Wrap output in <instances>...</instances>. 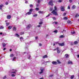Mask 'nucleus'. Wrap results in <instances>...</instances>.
<instances>
[{"label": "nucleus", "mask_w": 79, "mask_h": 79, "mask_svg": "<svg viewBox=\"0 0 79 79\" xmlns=\"http://www.w3.org/2000/svg\"><path fill=\"white\" fill-rule=\"evenodd\" d=\"M51 13H53V15H55L56 16L58 15V13H57V12L55 11V10H54Z\"/></svg>", "instance_id": "f257e3e1"}, {"label": "nucleus", "mask_w": 79, "mask_h": 79, "mask_svg": "<svg viewBox=\"0 0 79 79\" xmlns=\"http://www.w3.org/2000/svg\"><path fill=\"white\" fill-rule=\"evenodd\" d=\"M56 50L57 53H60L61 52L60 49V48L58 47H57L56 48Z\"/></svg>", "instance_id": "f03ea898"}, {"label": "nucleus", "mask_w": 79, "mask_h": 79, "mask_svg": "<svg viewBox=\"0 0 79 79\" xmlns=\"http://www.w3.org/2000/svg\"><path fill=\"white\" fill-rule=\"evenodd\" d=\"M49 5H51V6H53V1H50L49 2Z\"/></svg>", "instance_id": "7ed1b4c3"}, {"label": "nucleus", "mask_w": 79, "mask_h": 79, "mask_svg": "<svg viewBox=\"0 0 79 79\" xmlns=\"http://www.w3.org/2000/svg\"><path fill=\"white\" fill-rule=\"evenodd\" d=\"M31 24H29L27 27L26 28L27 29H29V28H31Z\"/></svg>", "instance_id": "20e7f679"}, {"label": "nucleus", "mask_w": 79, "mask_h": 79, "mask_svg": "<svg viewBox=\"0 0 79 79\" xmlns=\"http://www.w3.org/2000/svg\"><path fill=\"white\" fill-rule=\"evenodd\" d=\"M12 71H13L14 72H11V73H13V74H16V72L17 71L16 70L12 69Z\"/></svg>", "instance_id": "39448f33"}, {"label": "nucleus", "mask_w": 79, "mask_h": 79, "mask_svg": "<svg viewBox=\"0 0 79 79\" xmlns=\"http://www.w3.org/2000/svg\"><path fill=\"white\" fill-rule=\"evenodd\" d=\"M52 64H55V65L57 64V62L56 61H53L52 62Z\"/></svg>", "instance_id": "423d86ee"}, {"label": "nucleus", "mask_w": 79, "mask_h": 79, "mask_svg": "<svg viewBox=\"0 0 79 79\" xmlns=\"http://www.w3.org/2000/svg\"><path fill=\"white\" fill-rule=\"evenodd\" d=\"M68 64H73V62L70 60L68 61Z\"/></svg>", "instance_id": "0eeeda50"}, {"label": "nucleus", "mask_w": 79, "mask_h": 79, "mask_svg": "<svg viewBox=\"0 0 79 79\" xmlns=\"http://www.w3.org/2000/svg\"><path fill=\"white\" fill-rule=\"evenodd\" d=\"M31 14V12H28L27 13H26L25 14V16H27V15H29Z\"/></svg>", "instance_id": "6e6552de"}, {"label": "nucleus", "mask_w": 79, "mask_h": 79, "mask_svg": "<svg viewBox=\"0 0 79 79\" xmlns=\"http://www.w3.org/2000/svg\"><path fill=\"white\" fill-rule=\"evenodd\" d=\"M58 44L60 46H64V43H59Z\"/></svg>", "instance_id": "1a4fd4ad"}, {"label": "nucleus", "mask_w": 79, "mask_h": 79, "mask_svg": "<svg viewBox=\"0 0 79 79\" xmlns=\"http://www.w3.org/2000/svg\"><path fill=\"white\" fill-rule=\"evenodd\" d=\"M67 23L68 24H72L73 23V22H72L70 20H68L67 21Z\"/></svg>", "instance_id": "9d476101"}, {"label": "nucleus", "mask_w": 79, "mask_h": 79, "mask_svg": "<svg viewBox=\"0 0 79 79\" xmlns=\"http://www.w3.org/2000/svg\"><path fill=\"white\" fill-rule=\"evenodd\" d=\"M43 72H44V69H41V72H40L39 73L40 74H41L43 73Z\"/></svg>", "instance_id": "9b49d317"}, {"label": "nucleus", "mask_w": 79, "mask_h": 79, "mask_svg": "<svg viewBox=\"0 0 79 79\" xmlns=\"http://www.w3.org/2000/svg\"><path fill=\"white\" fill-rule=\"evenodd\" d=\"M61 10L62 11H64V8L63 7H62L61 8Z\"/></svg>", "instance_id": "f8f14e48"}, {"label": "nucleus", "mask_w": 79, "mask_h": 79, "mask_svg": "<svg viewBox=\"0 0 79 79\" xmlns=\"http://www.w3.org/2000/svg\"><path fill=\"white\" fill-rule=\"evenodd\" d=\"M11 15H7V18L8 19H10V18H11Z\"/></svg>", "instance_id": "ddd939ff"}, {"label": "nucleus", "mask_w": 79, "mask_h": 79, "mask_svg": "<svg viewBox=\"0 0 79 79\" xmlns=\"http://www.w3.org/2000/svg\"><path fill=\"white\" fill-rule=\"evenodd\" d=\"M13 31H16V28L15 27H14L13 28Z\"/></svg>", "instance_id": "4468645a"}, {"label": "nucleus", "mask_w": 79, "mask_h": 79, "mask_svg": "<svg viewBox=\"0 0 79 79\" xmlns=\"http://www.w3.org/2000/svg\"><path fill=\"white\" fill-rule=\"evenodd\" d=\"M2 45L3 47H5L6 46V44H5V43H2Z\"/></svg>", "instance_id": "2eb2a0df"}, {"label": "nucleus", "mask_w": 79, "mask_h": 79, "mask_svg": "<svg viewBox=\"0 0 79 79\" xmlns=\"http://www.w3.org/2000/svg\"><path fill=\"white\" fill-rule=\"evenodd\" d=\"M3 6V4L0 5V10H2V7Z\"/></svg>", "instance_id": "dca6fc26"}, {"label": "nucleus", "mask_w": 79, "mask_h": 79, "mask_svg": "<svg viewBox=\"0 0 79 79\" xmlns=\"http://www.w3.org/2000/svg\"><path fill=\"white\" fill-rule=\"evenodd\" d=\"M75 34V31H73L71 32V34L72 35H73V34Z\"/></svg>", "instance_id": "f3484780"}, {"label": "nucleus", "mask_w": 79, "mask_h": 79, "mask_svg": "<svg viewBox=\"0 0 79 79\" xmlns=\"http://www.w3.org/2000/svg\"><path fill=\"white\" fill-rule=\"evenodd\" d=\"M16 57H14L12 59V60L13 61H15V59H16Z\"/></svg>", "instance_id": "a211bd4d"}, {"label": "nucleus", "mask_w": 79, "mask_h": 79, "mask_svg": "<svg viewBox=\"0 0 79 79\" xmlns=\"http://www.w3.org/2000/svg\"><path fill=\"white\" fill-rule=\"evenodd\" d=\"M65 56L66 58H68L69 57V55L68 54H66L65 55Z\"/></svg>", "instance_id": "6ab92c4d"}, {"label": "nucleus", "mask_w": 79, "mask_h": 79, "mask_svg": "<svg viewBox=\"0 0 79 79\" xmlns=\"http://www.w3.org/2000/svg\"><path fill=\"white\" fill-rule=\"evenodd\" d=\"M77 44H78V42L77 41H76L74 42V44H75V45H77Z\"/></svg>", "instance_id": "aec40b11"}, {"label": "nucleus", "mask_w": 79, "mask_h": 79, "mask_svg": "<svg viewBox=\"0 0 79 79\" xmlns=\"http://www.w3.org/2000/svg\"><path fill=\"white\" fill-rule=\"evenodd\" d=\"M28 59H29V60H31V55H29L28 57Z\"/></svg>", "instance_id": "412c9836"}, {"label": "nucleus", "mask_w": 79, "mask_h": 79, "mask_svg": "<svg viewBox=\"0 0 79 79\" xmlns=\"http://www.w3.org/2000/svg\"><path fill=\"white\" fill-rule=\"evenodd\" d=\"M39 13L40 14H43V13H44V12L42 11H39Z\"/></svg>", "instance_id": "4be33fe9"}, {"label": "nucleus", "mask_w": 79, "mask_h": 79, "mask_svg": "<svg viewBox=\"0 0 79 79\" xmlns=\"http://www.w3.org/2000/svg\"><path fill=\"white\" fill-rule=\"evenodd\" d=\"M12 28V27L11 26H9L8 27V28L9 29H11V28Z\"/></svg>", "instance_id": "5701e85b"}, {"label": "nucleus", "mask_w": 79, "mask_h": 79, "mask_svg": "<svg viewBox=\"0 0 79 79\" xmlns=\"http://www.w3.org/2000/svg\"><path fill=\"white\" fill-rule=\"evenodd\" d=\"M42 24H43V22L42 21H41L39 23V24H40V25H41Z\"/></svg>", "instance_id": "b1692460"}, {"label": "nucleus", "mask_w": 79, "mask_h": 79, "mask_svg": "<svg viewBox=\"0 0 79 79\" xmlns=\"http://www.w3.org/2000/svg\"><path fill=\"white\" fill-rule=\"evenodd\" d=\"M76 8V6L73 5L72 7V9H74Z\"/></svg>", "instance_id": "393cba45"}, {"label": "nucleus", "mask_w": 79, "mask_h": 79, "mask_svg": "<svg viewBox=\"0 0 79 79\" xmlns=\"http://www.w3.org/2000/svg\"><path fill=\"white\" fill-rule=\"evenodd\" d=\"M47 57H48L47 56L45 55L43 56V58H47Z\"/></svg>", "instance_id": "a878e982"}, {"label": "nucleus", "mask_w": 79, "mask_h": 79, "mask_svg": "<svg viewBox=\"0 0 79 79\" xmlns=\"http://www.w3.org/2000/svg\"><path fill=\"white\" fill-rule=\"evenodd\" d=\"M13 56H14V54H11L10 55V57H13Z\"/></svg>", "instance_id": "bb28decb"}, {"label": "nucleus", "mask_w": 79, "mask_h": 79, "mask_svg": "<svg viewBox=\"0 0 79 79\" xmlns=\"http://www.w3.org/2000/svg\"><path fill=\"white\" fill-rule=\"evenodd\" d=\"M11 76H12V77H15L16 76V75L11 74Z\"/></svg>", "instance_id": "cd10ccee"}, {"label": "nucleus", "mask_w": 79, "mask_h": 79, "mask_svg": "<svg viewBox=\"0 0 79 79\" xmlns=\"http://www.w3.org/2000/svg\"><path fill=\"white\" fill-rule=\"evenodd\" d=\"M74 77V75H73L72 76H71V79H73V78Z\"/></svg>", "instance_id": "c85d7f7f"}, {"label": "nucleus", "mask_w": 79, "mask_h": 79, "mask_svg": "<svg viewBox=\"0 0 79 79\" xmlns=\"http://www.w3.org/2000/svg\"><path fill=\"white\" fill-rule=\"evenodd\" d=\"M77 17H78V14H76L75 16V18H77Z\"/></svg>", "instance_id": "c756f323"}, {"label": "nucleus", "mask_w": 79, "mask_h": 79, "mask_svg": "<svg viewBox=\"0 0 79 79\" xmlns=\"http://www.w3.org/2000/svg\"><path fill=\"white\" fill-rule=\"evenodd\" d=\"M57 61L59 64H61V62H60V60H57Z\"/></svg>", "instance_id": "7c9ffc66"}, {"label": "nucleus", "mask_w": 79, "mask_h": 79, "mask_svg": "<svg viewBox=\"0 0 79 79\" xmlns=\"http://www.w3.org/2000/svg\"><path fill=\"white\" fill-rule=\"evenodd\" d=\"M33 17H36V16H37V14H35L33 15Z\"/></svg>", "instance_id": "2f4dec72"}, {"label": "nucleus", "mask_w": 79, "mask_h": 79, "mask_svg": "<svg viewBox=\"0 0 79 79\" xmlns=\"http://www.w3.org/2000/svg\"><path fill=\"white\" fill-rule=\"evenodd\" d=\"M6 26H9V24H10V23H6Z\"/></svg>", "instance_id": "473e14b6"}, {"label": "nucleus", "mask_w": 79, "mask_h": 79, "mask_svg": "<svg viewBox=\"0 0 79 79\" xmlns=\"http://www.w3.org/2000/svg\"><path fill=\"white\" fill-rule=\"evenodd\" d=\"M15 35L17 36V37H18L19 36V35L17 33L15 34Z\"/></svg>", "instance_id": "72a5a7b5"}, {"label": "nucleus", "mask_w": 79, "mask_h": 79, "mask_svg": "<svg viewBox=\"0 0 79 79\" xmlns=\"http://www.w3.org/2000/svg\"><path fill=\"white\" fill-rule=\"evenodd\" d=\"M4 27L2 26H1L0 27V29H3Z\"/></svg>", "instance_id": "f704fd0d"}, {"label": "nucleus", "mask_w": 79, "mask_h": 79, "mask_svg": "<svg viewBox=\"0 0 79 79\" xmlns=\"http://www.w3.org/2000/svg\"><path fill=\"white\" fill-rule=\"evenodd\" d=\"M64 19L65 20H67V19H68V18L66 17H64Z\"/></svg>", "instance_id": "c9c22d12"}, {"label": "nucleus", "mask_w": 79, "mask_h": 79, "mask_svg": "<svg viewBox=\"0 0 79 79\" xmlns=\"http://www.w3.org/2000/svg\"><path fill=\"white\" fill-rule=\"evenodd\" d=\"M33 10H33L32 9H30L29 10V12H32V11H33Z\"/></svg>", "instance_id": "e433bc0d"}, {"label": "nucleus", "mask_w": 79, "mask_h": 79, "mask_svg": "<svg viewBox=\"0 0 79 79\" xmlns=\"http://www.w3.org/2000/svg\"><path fill=\"white\" fill-rule=\"evenodd\" d=\"M30 7L31 8H32V7H33V5H32V4H30Z\"/></svg>", "instance_id": "4c0bfd02"}, {"label": "nucleus", "mask_w": 79, "mask_h": 79, "mask_svg": "<svg viewBox=\"0 0 79 79\" xmlns=\"http://www.w3.org/2000/svg\"><path fill=\"white\" fill-rule=\"evenodd\" d=\"M54 9L55 11H56V10H57V8L56 7V6H55Z\"/></svg>", "instance_id": "58836bf2"}, {"label": "nucleus", "mask_w": 79, "mask_h": 79, "mask_svg": "<svg viewBox=\"0 0 79 79\" xmlns=\"http://www.w3.org/2000/svg\"><path fill=\"white\" fill-rule=\"evenodd\" d=\"M66 32V30H63V31H61V32L62 33H64V32Z\"/></svg>", "instance_id": "ea45409f"}, {"label": "nucleus", "mask_w": 79, "mask_h": 79, "mask_svg": "<svg viewBox=\"0 0 79 79\" xmlns=\"http://www.w3.org/2000/svg\"><path fill=\"white\" fill-rule=\"evenodd\" d=\"M63 37H64V36H63V35H61L60 37V38H63Z\"/></svg>", "instance_id": "a19ab883"}, {"label": "nucleus", "mask_w": 79, "mask_h": 79, "mask_svg": "<svg viewBox=\"0 0 79 79\" xmlns=\"http://www.w3.org/2000/svg\"><path fill=\"white\" fill-rule=\"evenodd\" d=\"M40 0H38L37 2L38 3H40Z\"/></svg>", "instance_id": "79ce46f5"}, {"label": "nucleus", "mask_w": 79, "mask_h": 79, "mask_svg": "<svg viewBox=\"0 0 79 79\" xmlns=\"http://www.w3.org/2000/svg\"><path fill=\"white\" fill-rule=\"evenodd\" d=\"M53 23H55V24H58V22H53Z\"/></svg>", "instance_id": "37998d69"}, {"label": "nucleus", "mask_w": 79, "mask_h": 79, "mask_svg": "<svg viewBox=\"0 0 79 79\" xmlns=\"http://www.w3.org/2000/svg\"><path fill=\"white\" fill-rule=\"evenodd\" d=\"M39 10V9L38 8H35V10H36V11H38Z\"/></svg>", "instance_id": "c03bdc74"}, {"label": "nucleus", "mask_w": 79, "mask_h": 79, "mask_svg": "<svg viewBox=\"0 0 79 79\" xmlns=\"http://www.w3.org/2000/svg\"><path fill=\"white\" fill-rule=\"evenodd\" d=\"M24 32H21L20 33V35H23L24 34Z\"/></svg>", "instance_id": "a18cd8bd"}, {"label": "nucleus", "mask_w": 79, "mask_h": 79, "mask_svg": "<svg viewBox=\"0 0 79 79\" xmlns=\"http://www.w3.org/2000/svg\"><path fill=\"white\" fill-rule=\"evenodd\" d=\"M54 32H55V33H57L58 32V31L57 30H55L54 31Z\"/></svg>", "instance_id": "49530a36"}, {"label": "nucleus", "mask_w": 79, "mask_h": 79, "mask_svg": "<svg viewBox=\"0 0 79 79\" xmlns=\"http://www.w3.org/2000/svg\"><path fill=\"white\" fill-rule=\"evenodd\" d=\"M66 13H64V14H63V16H66Z\"/></svg>", "instance_id": "de8ad7c7"}, {"label": "nucleus", "mask_w": 79, "mask_h": 79, "mask_svg": "<svg viewBox=\"0 0 79 79\" xmlns=\"http://www.w3.org/2000/svg\"><path fill=\"white\" fill-rule=\"evenodd\" d=\"M53 10V8H51L50 9V11H52Z\"/></svg>", "instance_id": "09e8293b"}, {"label": "nucleus", "mask_w": 79, "mask_h": 79, "mask_svg": "<svg viewBox=\"0 0 79 79\" xmlns=\"http://www.w3.org/2000/svg\"><path fill=\"white\" fill-rule=\"evenodd\" d=\"M50 15H52V14H49L48 15H47V16H46V18H47V17H48V16H50Z\"/></svg>", "instance_id": "8fccbe9b"}, {"label": "nucleus", "mask_w": 79, "mask_h": 79, "mask_svg": "<svg viewBox=\"0 0 79 79\" xmlns=\"http://www.w3.org/2000/svg\"><path fill=\"white\" fill-rule=\"evenodd\" d=\"M50 15H52V14H49L48 15H47V16H46V18H47V17H48V16H50Z\"/></svg>", "instance_id": "3c124183"}, {"label": "nucleus", "mask_w": 79, "mask_h": 79, "mask_svg": "<svg viewBox=\"0 0 79 79\" xmlns=\"http://www.w3.org/2000/svg\"><path fill=\"white\" fill-rule=\"evenodd\" d=\"M3 79H6V76H5L3 78Z\"/></svg>", "instance_id": "603ef678"}, {"label": "nucleus", "mask_w": 79, "mask_h": 79, "mask_svg": "<svg viewBox=\"0 0 79 79\" xmlns=\"http://www.w3.org/2000/svg\"><path fill=\"white\" fill-rule=\"evenodd\" d=\"M22 39H24V38H23V37H21L20 38V40H21Z\"/></svg>", "instance_id": "864d4df0"}, {"label": "nucleus", "mask_w": 79, "mask_h": 79, "mask_svg": "<svg viewBox=\"0 0 79 79\" xmlns=\"http://www.w3.org/2000/svg\"><path fill=\"white\" fill-rule=\"evenodd\" d=\"M69 2L70 3H72L73 1L72 0H69Z\"/></svg>", "instance_id": "5fc2aeb1"}, {"label": "nucleus", "mask_w": 79, "mask_h": 79, "mask_svg": "<svg viewBox=\"0 0 79 79\" xmlns=\"http://www.w3.org/2000/svg\"><path fill=\"white\" fill-rule=\"evenodd\" d=\"M53 19L55 20L56 19V18L55 17H52Z\"/></svg>", "instance_id": "6e6d98bb"}, {"label": "nucleus", "mask_w": 79, "mask_h": 79, "mask_svg": "<svg viewBox=\"0 0 79 79\" xmlns=\"http://www.w3.org/2000/svg\"><path fill=\"white\" fill-rule=\"evenodd\" d=\"M6 5H8V2H6Z\"/></svg>", "instance_id": "4d7b16f0"}, {"label": "nucleus", "mask_w": 79, "mask_h": 79, "mask_svg": "<svg viewBox=\"0 0 79 79\" xmlns=\"http://www.w3.org/2000/svg\"><path fill=\"white\" fill-rule=\"evenodd\" d=\"M59 2H60V3L61 2H62V0H59L58 1Z\"/></svg>", "instance_id": "13d9d810"}, {"label": "nucleus", "mask_w": 79, "mask_h": 79, "mask_svg": "<svg viewBox=\"0 0 79 79\" xmlns=\"http://www.w3.org/2000/svg\"><path fill=\"white\" fill-rule=\"evenodd\" d=\"M28 3V1H26L25 2V3Z\"/></svg>", "instance_id": "bf43d9fd"}, {"label": "nucleus", "mask_w": 79, "mask_h": 79, "mask_svg": "<svg viewBox=\"0 0 79 79\" xmlns=\"http://www.w3.org/2000/svg\"><path fill=\"white\" fill-rule=\"evenodd\" d=\"M49 34H47L46 35V37H49Z\"/></svg>", "instance_id": "052dcab7"}, {"label": "nucleus", "mask_w": 79, "mask_h": 79, "mask_svg": "<svg viewBox=\"0 0 79 79\" xmlns=\"http://www.w3.org/2000/svg\"><path fill=\"white\" fill-rule=\"evenodd\" d=\"M37 27H41V25H39L37 26Z\"/></svg>", "instance_id": "680f3d73"}, {"label": "nucleus", "mask_w": 79, "mask_h": 79, "mask_svg": "<svg viewBox=\"0 0 79 79\" xmlns=\"http://www.w3.org/2000/svg\"><path fill=\"white\" fill-rule=\"evenodd\" d=\"M39 46H42V44L41 43H40L39 44Z\"/></svg>", "instance_id": "e2e57ef3"}, {"label": "nucleus", "mask_w": 79, "mask_h": 79, "mask_svg": "<svg viewBox=\"0 0 79 79\" xmlns=\"http://www.w3.org/2000/svg\"><path fill=\"white\" fill-rule=\"evenodd\" d=\"M39 4H36V7H38V6H39Z\"/></svg>", "instance_id": "0e129e2a"}, {"label": "nucleus", "mask_w": 79, "mask_h": 79, "mask_svg": "<svg viewBox=\"0 0 79 79\" xmlns=\"http://www.w3.org/2000/svg\"><path fill=\"white\" fill-rule=\"evenodd\" d=\"M37 39H38V36H36L35 37V39L37 40Z\"/></svg>", "instance_id": "69168bd1"}, {"label": "nucleus", "mask_w": 79, "mask_h": 79, "mask_svg": "<svg viewBox=\"0 0 79 79\" xmlns=\"http://www.w3.org/2000/svg\"><path fill=\"white\" fill-rule=\"evenodd\" d=\"M53 76V75H51L50 76V77H52V76Z\"/></svg>", "instance_id": "338daca9"}, {"label": "nucleus", "mask_w": 79, "mask_h": 79, "mask_svg": "<svg viewBox=\"0 0 79 79\" xmlns=\"http://www.w3.org/2000/svg\"><path fill=\"white\" fill-rule=\"evenodd\" d=\"M68 9H70V7L69 6H68Z\"/></svg>", "instance_id": "774afa93"}]
</instances>
